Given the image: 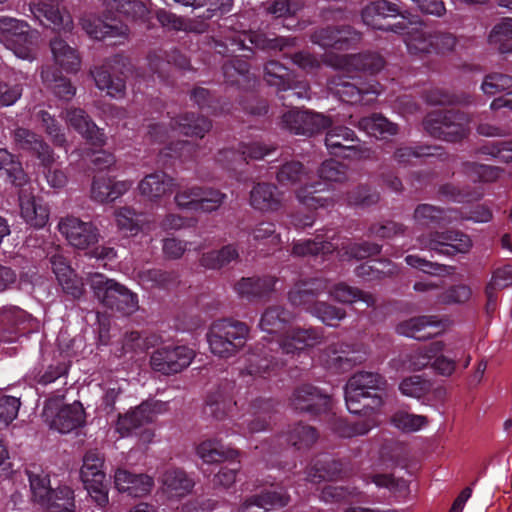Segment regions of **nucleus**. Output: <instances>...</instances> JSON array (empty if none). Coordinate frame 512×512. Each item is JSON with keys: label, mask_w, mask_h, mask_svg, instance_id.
Returning a JSON list of instances; mask_svg holds the SVG:
<instances>
[{"label": "nucleus", "mask_w": 512, "mask_h": 512, "mask_svg": "<svg viewBox=\"0 0 512 512\" xmlns=\"http://www.w3.org/2000/svg\"><path fill=\"white\" fill-rule=\"evenodd\" d=\"M323 339L322 328H292L277 339L263 337L250 348L246 371L251 376L270 377L287 365L290 359L307 353V349Z\"/></svg>", "instance_id": "f257e3e1"}, {"label": "nucleus", "mask_w": 512, "mask_h": 512, "mask_svg": "<svg viewBox=\"0 0 512 512\" xmlns=\"http://www.w3.org/2000/svg\"><path fill=\"white\" fill-rule=\"evenodd\" d=\"M406 14L408 12L394 2L375 0L362 9L361 18L364 24L373 29L405 34V43L411 54L434 53L433 32L423 28L408 31Z\"/></svg>", "instance_id": "f03ea898"}, {"label": "nucleus", "mask_w": 512, "mask_h": 512, "mask_svg": "<svg viewBox=\"0 0 512 512\" xmlns=\"http://www.w3.org/2000/svg\"><path fill=\"white\" fill-rule=\"evenodd\" d=\"M105 19L95 16H84L81 19L83 30L94 39L106 40L124 36L127 26L116 18H124L131 21L148 22L150 11L146 4L140 0H105Z\"/></svg>", "instance_id": "7ed1b4c3"}, {"label": "nucleus", "mask_w": 512, "mask_h": 512, "mask_svg": "<svg viewBox=\"0 0 512 512\" xmlns=\"http://www.w3.org/2000/svg\"><path fill=\"white\" fill-rule=\"evenodd\" d=\"M387 381L377 372L359 371L345 386V402L350 413L370 416L384 403Z\"/></svg>", "instance_id": "20e7f679"}, {"label": "nucleus", "mask_w": 512, "mask_h": 512, "mask_svg": "<svg viewBox=\"0 0 512 512\" xmlns=\"http://www.w3.org/2000/svg\"><path fill=\"white\" fill-rule=\"evenodd\" d=\"M249 326L238 320L222 318L214 321L207 333L211 352L220 358H230L246 344Z\"/></svg>", "instance_id": "39448f33"}, {"label": "nucleus", "mask_w": 512, "mask_h": 512, "mask_svg": "<svg viewBox=\"0 0 512 512\" xmlns=\"http://www.w3.org/2000/svg\"><path fill=\"white\" fill-rule=\"evenodd\" d=\"M89 284L94 296L104 307L123 316H129L138 309L137 294L115 280L95 273L90 276Z\"/></svg>", "instance_id": "423d86ee"}, {"label": "nucleus", "mask_w": 512, "mask_h": 512, "mask_svg": "<svg viewBox=\"0 0 512 512\" xmlns=\"http://www.w3.org/2000/svg\"><path fill=\"white\" fill-rule=\"evenodd\" d=\"M468 115L458 109L436 110L428 113L422 125L429 136L446 142L456 143L467 134Z\"/></svg>", "instance_id": "0eeeda50"}, {"label": "nucleus", "mask_w": 512, "mask_h": 512, "mask_svg": "<svg viewBox=\"0 0 512 512\" xmlns=\"http://www.w3.org/2000/svg\"><path fill=\"white\" fill-rule=\"evenodd\" d=\"M317 439L318 432L314 427L299 422L289 427L286 433L264 441L260 447L256 446V449H260V452L263 453V459L267 463L276 466L280 465V462L276 459L273 460V456L280 454L289 447H294L296 450L309 449Z\"/></svg>", "instance_id": "6e6552de"}, {"label": "nucleus", "mask_w": 512, "mask_h": 512, "mask_svg": "<svg viewBox=\"0 0 512 512\" xmlns=\"http://www.w3.org/2000/svg\"><path fill=\"white\" fill-rule=\"evenodd\" d=\"M196 451L206 464H220L228 461L226 465H221L215 473L213 478L215 485L228 488L235 483L237 472L240 469V463L236 460L238 457L236 450L226 449L217 439H208L202 441Z\"/></svg>", "instance_id": "1a4fd4ad"}, {"label": "nucleus", "mask_w": 512, "mask_h": 512, "mask_svg": "<svg viewBox=\"0 0 512 512\" xmlns=\"http://www.w3.org/2000/svg\"><path fill=\"white\" fill-rule=\"evenodd\" d=\"M104 458L97 450H89L83 457L80 477L90 497L97 505L105 506L108 499V482L103 471Z\"/></svg>", "instance_id": "9d476101"}, {"label": "nucleus", "mask_w": 512, "mask_h": 512, "mask_svg": "<svg viewBox=\"0 0 512 512\" xmlns=\"http://www.w3.org/2000/svg\"><path fill=\"white\" fill-rule=\"evenodd\" d=\"M58 399H49L42 416L51 429L62 434L69 433L85 424V411L79 401L58 407Z\"/></svg>", "instance_id": "9b49d317"}, {"label": "nucleus", "mask_w": 512, "mask_h": 512, "mask_svg": "<svg viewBox=\"0 0 512 512\" xmlns=\"http://www.w3.org/2000/svg\"><path fill=\"white\" fill-rule=\"evenodd\" d=\"M355 132L346 126L329 129L325 137V145L330 155L344 159H366L371 150L359 143Z\"/></svg>", "instance_id": "f8f14e48"}, {"label": "nucleus", "mask_w": 512, "mask_h": 512, "mask_svg": "<svg viewBox=\"0 0 512 512\" xmlns=\"http://www.w3.org/2000/svg\"><path fill=\"white\" fill-rule=\"evenodd\" d=\"M225 198L226 195L218 189L195 185L177 191L175 202L183 209L211 213L220 208Z\"/></svg>", "instance_id": "ddd939ff"}, {"label": "nucleus", "mask_w": 512, "mask_h": 512, "mask_svg": "<svg viewBox=\"0 0 512 512\" xmlns=\"http://www.w3.org/2000/svg\"><path fill=\"white\" fill-rule=\"evenodd\" d=\"M195 353L185 345H162L150 357L152 369L163 375H172L187 368Z\"/></svg>", "instance_id": "4468645a"}, {"label": "nucleus", "mask_w": 512, "mask_h": 512, "mask_svg": "<svg viewBox=\"0 0 512 512\" xmlns=\"http://www.w3.org/2000/svg\"><path fill=\"white\" fill-rule=\"evenodd\" d=\"M327 369L334 373H344L367 359V351L363 345L336 342L328 345L323 351Z\"/></svg>", "instance_id": "2eb2a0df"}, {"label": "nucleus", "mask_w": 512, "mask_h": 512, "mask_svg": "<svg viewBox=\"0 0 512 512\" xmlns=\"http://www.w3.org/2000/svg\"><path fill=\"white\" fill-rule=\"evenodd\" d=\"M280 123L290 133L310 137L329 128L332 120L321 113L291 109L282 115Z\"/></svg>", "instance_id": "dca6fc26"}, {"label": "nucleus", "mask_w": 512, "mask_h": 512, "mask_svg": "<svg viewBox=\"0 0 512 512\" xmlns=\"http://www.w3.org/2000/svg\"><path fill=\"white\" fill-rule=\"evenodd\" d=\"M289 401L294 410L311 416L326 414L332 407L330 396L309 383L295 387Z\"/></svg>", "instance_id": "f3484780"}, {"label": "nucleus", "mask_w": 512, "mask_h": 512, "mask_svg": "<svg viewBox=\"0 0 512 512\" xmlns=\"http://www.w3.org/2000/svg\"><path fill=\"white\" fill-rule=\"evenodd\" d=\"M419 242L423 248L448 257L466 253L472 245L470 237L458 230L430 233L427 237L419 238Z\"/></svg>", "instance_id": "a211bd4d"}, {"label": "nucleus", "mask_w": 512, "mask_h": 512, "mask_svg": "<svg viewBox=\"0 0 512 512\" xmlns=\"http://www.w3.org/2000/svg\"><path fill=\"white\" fill-rule=\"evenodd\" d=\"M58 229L71 246L80 250L92 248L99 242L100 232L97 226L78 217L62 218Z\"/></svg>", "instance_id": "6ab92c4d"}, {"label": "nucleus", "mask_w": 512, "mask_h": 512, "mask_svg": "<svg viewBox=\"0 0 512 512\" xmlns=\"http://www.w3.org/2000/svg\"><path fill=\"white\" fill-rule=\"evenodd\" d=\"M353 81H347L342 76L334 77L331 81L333 85L331 90L340 98L341 101L349 104L369 105L373 103L378 96L376 84L363 82L355 77Z\"/></svg>", "instance_id": "aec40b11"}, {"label": "nucleus", "mask_w": 512, "mask_h": 512, "mask_svg": "<svg viewBox=\"0 0 512 512\" xmlns=\"http://www.w3.org/2000/svg\"><path fill=\"white\" fill-rule=\"evenodd\" d=\"M361 39V33L350 25L326 26L316 29L310 36L312 43L323 48L347 50Z\"/></svg>", "instance_id": "412c9836"}, {"label": "nucleus", "mask_w": 512, "mask_h": 512, "mask_svg": "<svg viewBox=\"0 0 512 512\" xmlns=\"http://www.w3.org/2000/svg\"><path fill=\"white\" fill-rule=\"evenodd\" d=\"M273 150L274 147L261 142L240 143L237 150L233 148L220 150L217 161L227 170L236 171L238 166L247 163L248 160H260Z\"/></svg>", "instance_id": "4be33fe9"}, {"label": "nucleus", "mask_w": 512, "mask_h": 512, "mask_svg": "<svg viewBox=\"0 0 512 512\" xmlns=\"http://www.w3.org/2000/svg\"><path fill=\"white\" fill-rule=\"evenodd\" d=\"M13 143L18 150L24 151L40 160L42 166H48L54 162L53 150L44 141L42 136L34 131L17 127L12 133Z\"/></svg>", "instance_id": "5701e85b"}, {"label": "nucleus", "mask_w": 512, "mask_h": 512, "mask_svg": "<svg viewBox=\"0 0 512 512\" xmlns=\"http://www.w3.org/2000/svg\"><path fill=\"white\" fill-rule=\"evenodd\" d=\"M234 383L224 382L218 388L207 395L204 413L217 420L226 417H234V410L238 407V401L234 400Z\"/></svg>", "instance_id": "b1692460"}, {"label": "nucleus", "mask_w": 512, "mask_h": 512, "mask_svg": "<svg viewBox=\"0 0 512 512\" xmlns=\"http://www.w3.org/2000/svg\"><path fill=\"white\" fill-rule=\"evenodd\" d=\"M20 216L27 225L41 229L49 221L50 211L48 205L41 197L33 195L26 189H21L18 196Z\"/></svg>", "instance_id": "393cba45"}, {"label": "nucleus", "mask_w": 512, "mask_h": 512, "mask_svg": "<svg viewBox=\"0 0 512 512\" xmlns=\"http://www.w3.org/2000/svg\"><path fill=\"white\" fill-rule=\"evenodd\" d=\"M326 289L324 281L318 278L301 280L294 284L288 293L289 302L293 306L302 307L310 314L319 303L318 297Z\"/></svg>", "instance_id": "a878e982"}, {"label": "nucleus", "mask_w": 512, "mask_h": 512, "mask_svg": "<svg viewBox=\"0 0 512 512\" xmlns=\"http://www.w3.org/2000/svg\"><path fill=\"white\" fill-rule=\"evenodd\" d=\"M290 496L283 487L265 489L245 500L238 512H265L269 508L288 505Z\"/></svg>", "instance_id": "bb28decb"}, {"label": "nucleus", "mask_w": 512, "mask_h": 512, "mask_svg": "<svg viewBox=\"0 0 512 512\" xmlns=\"http://www.w3.org/2000/svg\"><path fill=\"white\" fill-rule=\"evenodd\" d=\"M114 483L119 492L127 493L132 497H142L151 491L154 480L147 474H137L119 468L115 472Z\"/></svg>", "instance_id": "cd10ccee"}, {"label": "nucleus", "mask_w": 512, "mask_h": 512, "mask_svg": "<svg viewBox=\"0 0 512 512\" xmlns=\"http://www.w3.org/2000/svg\"><path fill=\"white\" fill-rule=\"evenodd\" d=\"M274 404L271 399L257 398L249 405V415H242L239 423L241 428L246 429L250 433L261 432L268 428L270 424V414Z\"/></svg>", "instance_id": "c85d7f7f"}, {"label": "nucleus", "mask_w": 512, "mask_h": 512, "mask_svg": "<svg viewBox=\"0 0 512 512\" xmlns=\"http://www.w3.org/2000/svg\"><path fill=\"white\" fill-rule=\"evenodd\" d=\"M67 121L90 144L102 146L105 144V134L81 108L67 110Z\"/></svg>", "instance_id": "c756f323"}, {"label": "nucleus", "mask_w": 512, "mask_h": 512, "mask_svg": "<svg viewBox=\"0 0 512 512\" xmlns=\"http://www.w3.org/2000/svg\"><path fill=\"white\" fill-rule=\"evenodd\" d=\"M225 82L240 89L248 90L254 88L256 79L250 73L249 63L241 58L233 57L222 65Z\"/></svg>", "instance_id": "7c9ffc66"}, {"label": "nucleus", "mask_w": 512, "mask_h": 512, "mask_svg": "<svg viewBox=\"0 0 512 512\" xmlns=\"http://www.w3.org/2000/svg\"><path fill=\"white\" fill-rule=\"evenodd\" d=\"M277 279L273 276L243 277L234 286L242 298L249 301L261 299L273 292Z\"/></svg>", "instance_id": "2f4dec72"}, {"label": "nucleus", "mask_w": 512, "mask_h": 512, "mask_svg": "<svg viewBox=\"0 0 512 512\" xmlns=\"http://www.w3.org/2000/svg\"><path fill=\"white\" fill-rule=\"evenodd\" d=\"M170 126L173 130L185 135L203 138L205 134L211 129V121L194 112H185L172 118Z\"/></svg>", "instance_id": "473e14b6"}, {"label": "nucleus", "mask_w": 512, "mask_h": 512, "mask_svg": "<svg viewBox=\"0 0 512 512\" xmlns=\"http://www.w3.org/2000/svg\"><path fill=\"white\" fill-rule=\"evenodd\" d=\"M154 408V404L143 402L136 409L126 413L125 415H119L117 431L122 436H128L144 424L152 422L155 415Z\"/></svg>", "instance_id": "72a5a7b5"}, {"label": "nucleus", "mask_w": 512, "mask_h": 512, "mask_svg": "<svg viewBox=\"0 0 512 512\" xmlns=\"http://www.w3.org/2000/svg\"><path fill=\"white\" fill-rule=\"evenodd\" d=\"M343 470L341 461L329 454H320L312 461L307 471V479L313 483L331 481L337 478Z\"/></svg>", "instance_id": "f704fd0d"}, {"label": "nucleus", "mask_w": 512, "mask_h": 512, "mask_svg": "<svg viewBox=\"0 0 512 512\" xmlns=\"http://www.w3.org/2000/svg\"><path fill=\"white\" fill-rule=\"evenodd\" d=\"M30 11L41 25L53 30H64L69 31L72 28V21L69 15H63L59 8L47 4L38 3L30 6Z\"/></svg>", "instance_id": "c9c22d12"}, {"label": "nucleus", "mask_w": 512, "mask_h": 512, "mask_svg": "<svg viewBox=\"0 0 512 512\" xmlns=\"http://www.w3.org/2000/svg\"><path fill=\"white\" fill-rule=\"evenodd\" d=\"M0 178L16 187H22L28 181L19 157L5 148H0Z\"/></svg>", "instance_id": "e433bc0d"}, {"label": "nucleus", "mask_w": 512, "mask_h": 512, "mask_svg": "<svg viewBox=\"0 0 512 512\" xmlns=\"http://www.w3.org/2000/svg\"><path fill=\"white\" fill-rule=\"evenodd\" d=\"M438 326L439 320L437 316L423 315L400 322L396 326V331L400 335L416 340H427L432 336V333L428 332L427 328Z\"/></svg>", "instance_id": "4c0bfd02"}, {"label": "nucleus", "mask_w": 512, "mask_h": 512, "mask_svg": "<svg viewBox=\"0 0 512 512\" xmlns=\"http://www.w3.org/2000/svg\"><path fill=\"white\" fill-rule=\"evenodd\" d=\"M174 179L164 172H154L146 175L139 183L140 193L150 200L160 199L172 191Z\"/></svg>", "instance_id": "58836bf2"}, {"label": "nucleus", "mask_w": 512, "mask_h": 512, "mask_svg": "<svg viewBox=\"0 0 512 512\" xmlns=\"http://www.w3.org/2000/svg\"><path fill=\"white\" fill-rule=\"evenodd\" d=\"M251 206L261 211H275L280 207V194L271 183H257L250 192Z\"/></svg>", "instance_id": "ea45409f"}, {"label": "nucleus", "mask_w": 512, "mask_h": 512, "mask_svg": "<svg viewBox=\"0 0 512 512\" xmlns=\"http://www.w3.org/2000/svg\"><path fill=\"white\" fill-rule=\"evenodd\" d=\"M162 484L169 497H184L192 491L195 482L184 470L174 468L165 471Z\"/></svg>", "instance_id": "a19ab883"}, {"label": "nucleus", "mask_w": 512, "mask_h": 512, "mask_svg": "<svg viewBox=\"0 0 512 512\" xmlns=\"http://www.w3.org/2000/svg\"><path fill=\"white\" fill-rule=\"evenodd\" d=\"M50 48L56 64L68 73H75L80 68V57L76 49L59 37L50 41Z\"/></svg>", "instance_id": "79ce46f5"}, {"label": "nucleus", "mask_w": 512, "mask_h": 512, "mask_svg": "<svg viewBox=\"0 0 512 512\" xmlns=\"http://www.w3.org/2000/svg\"><path fill=\"white\" fill-rule=\"evenodd\" d=\"M337 249V245L324 240L322 235L314 239L299 240L293 243L291 253L296 257H317L328 255Z\"/></svg>", "instance_id": "37998d69"}, {"label": "nucleus", "mask_w": 512, "mask_h": 512, "mask_svg": "<svg viewBox=\"0 0 512 512\" xmlns=\"http://www.w3.org/2000/svg\"><path fill=\"white\" fill-rule=\"evenodd\" d=\"M294 318V314L281 305L266 308L260 319V327L269 334L278 333Z\"/></svg>", "instance_id": "c03bdc74"}, {"label": "nucleus", "mask_w": 512, "mask_h": 512, "mask_svg": "<svg viewBox=\"0 0 512 512\" xmlns=\"http://www.w3.org/2000/svg\"><path fill=\"white\" fill-rule=\"evenodd\" d=\"M444 350L442 341H434L419 346L406 355L405 363L413 371H420L427 367L431 361Z\"/></svg>", "instance_id": "a18cd8bd"}, {"label": "nucleus", "mask_w": 512, "mask_h": 512, "mask_svg": "<svg viewBox=\"0 0 512 512\" xmlns=\"http://www.w3.org/2000/svg\"><path fill=\"white\" fill-rule=\"evenodd\" d=\"M239 258V251L234 244L224 245L219 250H212L201 255L200 265L206 269L219 270Z\"/></svg>", "instance_id": "49530a36"}, {"label": "nucleus", "mask_w": 512, "mask_h": 512, "mask_svg": "<svg viewBox=\"0 0 512 512\" xmlns=\"http://www.w3.org/2000/svg\"><path fill=\"white\" fill-rule=\"evenodd\" d=\"M349 70L369 73L371 75L378 73L385 64L383 57L376 52H363L349 55L345 59Z\"/></svg>", "instance_id": "de8ad7c7"}, {"label": "nucleus", "mask_w": 512, "mask_h": 512, "mask_svg": "<svg viewBox=\"0 0 512 512\" xmlns=\"http://www.w3.org/2000/svg\"><path fill=\"white\" fill-rule=\"evenodd\" d=\"M326 187L327 184L323 182L305 184L298 190L297 198L308 208L317 209L318 207H324L330 200Z\"/></svg>", "instance_id": "09e8293b"}, {"label": "nucleus", "mask_w": 512, "mask_h": 512, "mask_svg": "<svg viewBox=\"0 0 512 512\" xmlns=\"http://www.w3.org/2000/svg\"><path fill=\"white\" fill-rule=\"evenodd\" d=\"M358 127L368 135L376 138L393 136L398 132V126L380 114H372L371 116L361 118L358 122Z\"/></svg>", "instance_id": "8fccbe9b"}, {"label": "nucleus", "mask_w": 512, "mask_h": 512, "mask_svg": "<svg viewBox=\"0 0 512 512\" xmlns=\"http://www.w3.org/2000/svg\"><path fill=\"white\" fill-rule=\"evenodd\" d=\"M96 86L100 90H106L107 94L111 97H121L125 92V81L123 78L118 76H112L108 67L102 65L95 67L91 71Z\"/></svg>", "instance_id": "3c124183"}, {"label": "nucleus", "mask_w": 512, "mask_h": 512, "mask_svg": "<svg viewBox=\"0 0 512 512\" xmlns=\"http://www.w3.org/2000/svg\"><path fill=\"white\" fill-rule=\"evenodd\" d=\"M329 293L333 299L341 303L351 304L362 301L366 303L367 306L375 305V298L372 294L366 293L344 282L335 284Z\"/></svg>", "instance_id": "603ef678"}, {"label": "nucleus", "mask_w": 512, "mask_h": 512, "mask_svg": "<svg viewBox=\"0 0 512 512\" xmlns=\"http://www.w3.org/2000/svg\"><path fill=\"white\" fill-rule=\"evenodd\" d=\"M34 117L40 123L42 129L51 138L55 146L64 147L67 143L64 129L61 122L51 115L45 109H38L34 112Z\"/></svg>", "instance_id": "864d4df0"}, {"label": "nucleus", "mask_w": 512, "mask_h": 512, "mask_svg": "<svg viewBox=\"0 0 512 512\" xmlns=\"http://www.w3.org/2000/svg\"><path fill=\"white\" fill-rule=\"evenodd\" d=\"M68 368L69 366L66 362L60 360H56L48 365L41 363L31 371V377L37 384L46 386L61 377L67 376Z\"/></svg>", "instance_id": "5fc2aeb1"}, {"label": "nucleus", "mask_w": 512, "mask_h": 512, "mask_svg": "<svg viewBox=\"0 0 512 512\" xmlns=\"http://www.w3.org/2000/svg\"><path fill=\"white\" fill-rule=\"evenodd\" d=\"M27 313L16 306H10L4 308L0 312V323L5 327L7 326V332L9 335L3 334L1 336L3 341L13 342L18 335V329L21 324H24L27 320Z\"/></svg>", "instance_id": "6e6d98bb"}, {"label": "nucleus", "mask_w": 512, "mask_h": 512, "mask_svg": "<svg viewBox=\"0 0 512 512\" xmlns=\"http://www.w3.org/2000/svg\"><path fill=\"white\" fill-rule=\"evenodd\" d=\"M9 41L1 42L7 49L13 51V53L21 59H29L31 57V44L32 35L29 32V28H24V31L10 29L7 33Z\"/></svg>", "instance_id": "4d7b16f0"}, {"label": "nucleus", "mask_w": 512, "mask_h": 512, "mask_svg": "<svg viewBox=\"0 0 512 512\" xmlns=\"http://www.w3.org/2000/svg\"><path fill=\"white\" fill-rule=\"evenodd\" d=\"M489 43L501 54L512 53V18H504L496 24L488 37Z\"/></svg>", "instance_id": "13d9d810"}, {"label": "nucleus", "mask_w": 512, "mask_h": 512, "mask_svg": "<svg viewBox=\"0 0 512 512\" xmlns=\"http://www.w3.org/2000/svg\"><path fill=\"white\" fill-rule=\"evenodd\" d=\"M43 506L47 507L48 512H75L74 491L68 486H60Z\"/></svg>", "instance_id": "bf43d9fd"}, {"label": "nucleus", "mask_w": 512, "mask_h": 512, "mask_svg": "<svg viewBox=\"0 0 512 512\" xmlns=\"http://www.w3.org/2000/svg\"><path fill=\"white\" fill-rule=\"evenodd\" d=\"M292 78L290 70L279 61L270 60L264 66V79L269 86L277 88V93L287 87Z\"/></svg>", "instance_id": "052dcab7"}, {"label": "nucleus", "mask_w": 512, "mask_h": 512, "mask_svg": "<svg viewBox=\"0 0 512 512\" xmlns=\"http://www.w3.org/2000/svg\"><path fill=\"white\" fill-rule=\"evenodd\" d=\"M147 60L150 70L160 77L164 76L165 67L170 63H174L180 69H188L190 66L188 58L177 50L168 55L167 61L163 60L161 55L155 51L148 54Z\"/></svg>", "instance_id": "680f3d73"}, {"label": "nucleus", "mask_w": 512, "mask_h": 512, "mask_svg": "<svg viewBox=\"0 0 512 512\" xmlns=\"http://www.w3.org/2000/svg\"><path fill=\"white\" fill-rule=\"evenodd\" d=\"M391 424L404 433H412L421 430L427 425L426 416L409 413L404 410H398L390 418Z\"/></svg>", "instance_id": "e2e57ef3"}, {"label": "nucleus", "mask_w": 512, "mask_h": 512, "mask_svg": "<svg viewBox=\"0 0 512 512\" xmlns=\"http://www.w3.org/2000/svg\"><path fill=\"white\" fill-rule=\"evenodd\" d=\"M41 76L58 98L68 101L74 97L76 88L68 78L61 76L58 72L50 73L49 71H42Z\"/></svg>", "instance_id": "0e129e2a"}, {"label": "nucleus", "mask_w": 512, "mask_h": 512, "mask_svg": "<svg viewBox=\"0 0 512 512\" xmlns=\"http://www.w3.org/2000/svg\"><path fill=\"white\" fill-rule=\"evenodd\" d=\"M442 148L432 145H417L415 147H400L394 152L393 158L396 162L402 165L410 164L413 159L422 157H430L440 155L438 153Z\"/></svg>", "instance_id": "69168bd1"}, {"label": "nucleus", "mask_w": 512, "mask_h": 512, "mask_svg": "<svg viewBox=\"0 0 512 512\" xmlns=\"http://www.w3.org/2000/svg\"><path fill=\"white\" fill-rule=\"evenodd\" d=\"M24 91L23 82L17 77H9L0 80V108L10 107L16 104Z\"/></svg>", "instance_id": "338daca9"}, {"label": "nucleus", "mask_w": 512, "mask_h": 512, "mask_svg": "<svg viewBox=\"0 0 512 512\" xmlns=\"http://www.w3.org/2000/svg\"><path fill=\"white\" fill-rule=\"evenodd\" d=\"M306 167L299 161L284 163L276 173V178L281 185H294L302 183L307 176Z\"/></svg>", "instance_id": "774afa93"}]
</instances>
